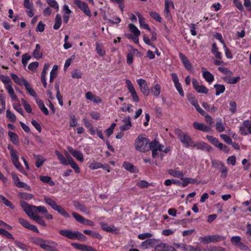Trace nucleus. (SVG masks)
Masks as SVG:
<instances>
[{
    "instance_id": "nucleus-23",
    "label": "nucleus",
    "mask_w": 251,
    "mask_h": 251,
    "mask_svg": "<svg viewBox=\"0 0 251 251\" xmlns=\"http://www.w3.org/2000/svg\"><path fill=\"white\" fill-rule=\"evenodd\" d=\"M22 80L23 85L25 87V89L28 92L29 94L34 98H37V94L36 92L34 91V90L32 87H31L30 84L27 82V81L25 78H23L22 79Z\"/></svg>"
},
{
    "instance_id": "nucleus-64",
    "label": "nucleus",
    "mask_w": 251,
    "mask_h": 251,
    "mask_svg": "<svg viewBox=\"0 0 251 251\" xmlns=\"http://www.w3.org/2000/svg\"><path fill=\"white\" fill-rule=\"evenodd\" d=\"M227 164L234 166L236 164V158L235 155H231L229 156L226 159Z\"/></svg>"
},
{
    "instance_id": "nucleus-58",
    "label": "nucleus",
    "mask_w": 251,
    "mask_h": 251,
    "mask_svg": "<svg viewBox=\"0 0 251 251\" xmlns=\"http://www.w3.org/2000/svg\"><path fill=\"white\" fill-rule=\"evenodd\" d=\"M223 48L224 49L226 57L228 59H232L233 58V55L232 54L231 50L227 47L226 44H224L223 46Z\"/></svg>"
},
{
    "instance_id": "nucleus-37",
    "label": "nucleus",
    "mask_w": 251,
    "mask_h": 251,
    "mask_svg": "<svg viewBox=\"0 0 251 251\" xmlns=\"http://www.w3.org/2000/svg\"><path fill=\"white\" fill-rule=\"evenodd\" d=\"M214 87L216 90L215 95L216 96H219L223 93L226 90L225 85L223 84H215Z\"/></svg>"
},
{
    "instance_id": "nucleus-62",
    "label": "nucleus",
    "mask_w": 251,
    "mask_h": 251,
    "mask_svg": "<svg viewBox=\"0 0 251 251\" xmlns=\"http://www.w3.org/2000/svg\"><path fill=\"white\" fill-rule=\"evenodd\" d=\"M241 237L239 236H235L231 237L230 241L232 244L238 246L239 245V243H241Z\"/></svg>"
},
{
    "instance_id": "nucleus-41",
    "label": "nucleus",
    "mask_w": 251,
    "mask_h": 251,
    "mask_svg": "<svg viewBox=\"0 0 251 251\" xmlns=\"http://www.w3.org/2000/svg\"><path fill=\"white\" fill-rule=\"evenodd\" d=\"M40 179L44 183L48 184L50 186L54 185L55 183L52 180L51 178L49 176H40Z\"/></svg>"
},
{
    "instance_id": "nucleus-21",
    "label": "nucleus",
    "mask_w": 251,
    "mask_h": 251,
    "mask_svg": "<svg viewBox=\"0 0 251 251\" xmlns=\"http://www.w3.org/2000/svg\"><path fill=\"white\" fill-rule=\"evenodd\" d=\"M50 64L49 63H45L44 65L43 71L41 73V80L44 88H47V83L46 81V74L48 70L50 68Z\"/></svg>"
},
{
    "instance_id": "nucleus-38",
    "label": "nucleus",
    "mask_w": 251,
    "mask_h": 251,
    "mask_svg": "<svg viewBox=\"0 0 251 251\" xmlns=\"http://www.w3.org/2000/svg\"><path fill=\"white\" fill-rule=\"evenodd\" d=\"M62 24V19L61 15L57 14L55 18V23L53 26V28L55 30L58 29L61 26Z\"/></svg>"
},
{
    "instance_id": "nucleus-18",
    "label": "nucleus",
    "mask_w": 251,
    "mask_h": 251,
    "mask_svg": "<svg viewBox=\"0 0 251 251\" xmlns=\"http://www.w3.org/2000/svg\"><path fill=\"white\" fill-rule=\"evenodd\" d=\"M221 240V236L219 235H210L204 236L202 240L203 244H208L210 242H218Z\"/></svg>"
},
{
    "instance_id": "nucleus-60",
    "label": "nucleus",
    "mask_w": 251,
    "mask_h": 251,
    "mask_svg": "<svg viewBox=\"0 0 251 251\" xmlns=\"http://www.w3.org/2000/svg\"><path fill=\"white\" fill-rule=\"evenodd\" d=\"M195 90L199 93L207 94L208 93V89L203 85H199Z\"/></svg>"
},
{
    "instance_id": "nucleus-30",
    "label": "nucleus",
    "mask_w": 251,
    "mask_h": 251,
    "mask_svg": "<svg viewBox=\"0 0 251 251\" xmlns=\"http://www.w3.org/2000/svg\"><path fill=\"white\" fill-rule=\"evenodd\" d=\"M36 102L42 112L45 115H48L49 112L47 108L45 106L44 102L40 99H36Z\"/></svg>"
},
{
    "instance_id": "nucleus-27",
    "label": "nucleus",
    "mask_w": 251,
    "mask_h": 251,
    "mask_svg": "<svg viewBox=\"0 0 251 251\" xmlns=\"http://www.w3.org/2000/svg\"><path fill=\"white\" fill-rule=\"evenodd\" d=\"M33 56L36 59H40L43 56V53L41 51V46L37 44L35 46V49L33 51Z\"/></svg>"
},
{
    "instance_id": "nucleus-55",
    "label": "nucleus",
    "mask_w": 251,
    "mask_h": 251,
    "mask_svg": "<svg viewBox=\"0 0 251 251\" xmlns=\"http://www.w3.org/2000/svg\"><path fill=\"white\" fill-rule=\"evenodd\" d=\"M6 117L12 123H15L16 120V117L14 113H12L10 110H6Z\"/></svg>"
},
{
    "instance_id": "nucleus-35",
    "label": "nucleus",
    "mask_w": 251,
    "mask_h": 251,
    "mask_svg": "<svg viewBox=\"0 0 251 251\" xmlns=\"http://www.w3.org/2000/svg\"><path fill=\"white\" fill-rule=\"evenodd\" d=\"M83 121L84 126L88 129L91 135H94L96 134V130L94 129L92 125L88 120L85 119H84Z\"/></svg>"
},
{
    "instance_id": "nucleus-34",
    "label": "nucleus",
    "mask_w": 251,
    "mask_h": 251,
    "mask_svg": "<svg viewBox=\"0 0 251 251\" xmlns=\"http://www.w3.org/2000/svg\"><path fill=\"white\" fill-rule=\"evenodd\" d=\"M5 88L7 90L11 100H16L17 99V97L15 94L14 90L12 86V85H7Z\"/></svg>"
},
{
    "instance_id": "nucleus-1",
    "label": "nucleus",
    "mask_w": 251,
    "mask_h": 251,
    "mask_svg": "<svg viewBox=\"0 0 251 251\" xmlns=\"http://www.w3.org/2000/svg\"><path fill=\"white\" fill-rule=\"evenodd\" d=\"M178 139L186 148H195L197 150L207 151H210L212 149L211 146L205 142L195 143L187 133H179L178 134Z\"/></svg>"
},
{
    "instance_id": "nucleus-16",
    "label": "nucleus",
    "mask_w": 251,
    "mask_h": 251,
    "mask_svg": "<svg viewBox=\"0 0 251 251\" xmlns=\"http://www.w3.org/2000/svg\"><path fill=\"white\" fill-rule=\"evenodd\" d=\"M193 126L195 129L204 132H208L211 130L210 127L206 126L204 124L199 123L197 122H195L193 123Z\"/></svg>"
},
{
    "instance_id": "nucleus-19",
    "label": "nucleus",
    "mask_w": 251,
    "mask_h": 251,
    "mask_svg": "<svg viewBox=\"0 0 251 251\" xmlns=\"http://www.w3.org/2000/svg\"><path fill=\"white\" fill-rule=\"evenodd\" d=\"M71 245L76 249L81 251H96L92 247L76 243H72Z\"/></svg>"
},
{
    "instance_id": "nucleus-52",
    "label": "nucleus",
    "mask_w": 251,
    "mask_h": 251,
    "mask_svg": "<svg viewBox=\"0 0 251 251\" xmlns=\"http://www.w3.org/2000/svg\"><path fill=\"white\" fill-rule=\"evenodd\" d=\"M150 15L155 21L162 23V18L160 15L156 12L151 11L149 13Z\"/></svg>"
},
{
    "instance_id": "nucleus-10",
    "label": "nucleus",
    "mask_w": 251,
    "mask_h": 251,
    "mask_svg": "<svg viewBox=\"0 0 251 251\" xmlns=\"http://www.w3.org/2000/svg\"><path fill=\"white\" fill-rule=\"evenodd\" d=\"M243 126L240 127V132L242 135H247L248 133L251 134V121L247 120L243 122Z\"/></svg>"
},
{
    "instance_id": "nucleus-28",
    "label": "nucleus",
    "mask_w": 251,
    "mask_h": 251,
    "mask_svg": "<svg viewBox=\"0 0 251 251\" xmlns=\"http://www.w3.org/2000/svg\"><path fill=\"white\" fill-rule=\"evenodd\" d=\"M123 166L126 170L130 172V173H136L138 172V169L129 162H125L124 163Z\"/></svg>"
},
{
    "instance_id": "nucleus-8",
    "label": "nucleus",
    "mask_w": 251,
    "mask_h": 251,
    "mask_svg": "<svg viewBox=\"0 0 251 251\" xmlns=\"http://www.w3.org/2000/svg\"><path fill=\"white\" fill-rule=\"evenodd\" d=\"M24 211L25 212L26 209H30L29 210L31 212H40L43 213H46L47 212V209L42 206H35L33 205H21Z\"/></svg>"
},
{
    "instance_id": "nucleus-15",
    "label": "nucleus",
    "mask_w": 251,
    "mask_h": 251,
    "mask_svg": "<svg viewBox=\"0 0 251 251\" xmlns=\"http://www.w3.org/2000/svg\"><path fill=\"white\" fill-rule=\"evenodd\" d=\"M157 240L154 238H150L142 242L140 245V248L142 249H147L148 248L154 247Z\"/></svg>"
},
{
    "instance_id": "nucleus-61",
    "label": "nucleus",
    "mask_w": 251,
    "mask_h": 251,
    "mask_svg": "<svg viewBox=\"0 0 251 251\" xmlns=\"http://www.w3.org/2000/svg\"><path fill=\"white\" fill-rule=\"evenodd\" d=\"M82 73L81 71L78 69H75L72 73V77L73 78H81L82 77Z\"/></svg>"
},
{
    "instance_id": "nucleus-14",
    "label": "nucleus",
    "mask_w": 251,
    "mask_h": 251,
    "mask_svg": "<svg viewBox=\"0 0 251 251\" xmlns=\"http://www.w3.org/2000/svg\"><path fill=\"white\" fill-rule=\"evenodd\" d=\"M178 55L185 68L189 71H191L193 69V66L187 57L181 52L179 53Z\"/></svg>"
},
{
    "instance_id": "nucleus-9",
    "label": "nucleus",
    "mask_w": 251,
    "mask_h": 251,
    "mask_svg": "<svg viewBox=\"0 0 251 251\" xmlns=\"http://www.w3.org/2000/svg\"><path fill=\"white\" fill-rule=\"evenodd\" d=\"M171 76L172 80L174 83V86L177 92L181 97H184V93L181 84L179 82V79L176 73H173L171 74Z\"/></svg>"
},
{
    "instance_id": "nucleus-63",
    "label": "nucleus",
    "mask_w": 251,
    "mask_h": 251,
    "mask_svg": "<svg viewBox=\"0 0 251 251\" xmlns=\"http://www.w3.org/2000/svg\"><path fill=\"white\" fill-rule=\"evenodd\" d=\"M75 58V55H73L70 58H69L66 60L64 66V69L65 71L68 68V67L71 65L72 60H74Z\"/></svg>"
},
{
    "instance_id": "nucleus-39",
    "label": "nucleus",
    "mask_w": 251,
    "mask_h": 251,
    "mask_svg": "<svg viewBox=\"0 0 251 251\" xmlns=\"http://www.w3.org/2000/svg\"><path fill=\"white\" fill-rule=\"evenodd\" d=\"M151 90L154 96L158 97L159 96L161 92V86L158 83H156L154 85Z\"/></svg>"
},
{
    "instance_id": "nucleus-22",
    "label": "nucleus",
    "mask_w": 251,
    "mask_h": 251,
    "mask_svg": "<svg viewBox=\"0 0 251 251\" xmlns=\"http://www.w3.org/2000/svg\"><path fill=\"white\" fill-rule=\"evenodd\" d=\"M101 228L104 231L117 233L119 229L114 226H108L107 224L102 222L100 223Z\"/></svg>"
},
{
    "instance_id": "nucleus-29",
    "label": "nucleus",
    "mask_w": 251,
    "mask_h": 251,
    "mask_svg": "<svg viewBox=\"0 0 251 251\" xmlns=\"http://www.w3.org/2000/svg\"><path fill=\"white\" fill-rule=\"evenodd\" d=\"M52 208L58 211L60 214L65 217H69V214L60 205H50Z\"/></svg>"
},
{
    "instance_id": "nucleus-43",
    "label": "nucleus",
    "mask_w": 251,
    "mask_h": 251,
    "mask_svg": "<svg viewBox=\"0 0 251 251\" xmlns=\"http://www.w3.org/2000/svg\"><path fill=\"white\" fill-rule=\"evenodd\" d=\"M83 233L87 235H90L93 238L99 239H101L102 238L101 235H100L99 233L92 231L90 230H84Z\"/></svg>"
},
{
    "instance_id": "nucleus-40",
    "label": "nucleus",
    "mask_w": 251,
    "mask_h": 251,
    "mask_svg": "<svg viewBox=\"0 0 251 251\" xmlns=\"http://www.w3.org/2000/svg\"><path fill=\"white\" fill-rule=\"evenodd\" d=\"M154 248L155 249L154 251H166L167 245L164 243H160L159 241L157 240Z\"/></svg>"
},
{
    "instance_id": "nucleus-57",
    "label": "nucleus",
    "mask_w": 251,
    "mask_h": 251,
    "mask_svg": "<svg viewBox=\"0 0 251 251\" xmlns=\"http://www.w3.org/2000/svg\"><path fill=\"white\" fill-rule=\"evenodd\" d=\"M234 6L241 12L244 11V8L240 0H233Z\"/></svg>"
},
{
    "instance_id": "nucleus-44",
    "label": "nucleus",
    "mask_w": 251,
    "mask_h": 251,
    "mask_svg": "<svg viewBox=\"0 0 251 251\" xmlns=\"http://www.w3.org/2000/svg\"><path fill=\"white\" fill-rule=\"evenodd\" d=\"M55 153L57 156L58 159L59 160L61 164H62L64 165H68V162L67 161V160L62 154H61L57 150H56L55 151Z\"/></svg>"
},
{
    "instance_id": "nucleus-26",
    "label": "nucleus",
    "mask_w": 251,
    "mask_h": 251,
    "mask_svg": "<svg viewBox=\"0 0 251 251\" xmlns=\"http://www.w3.org/2000/svg\"><path fill=\"white\" fill-rule=\"evenodd\" d=\"M11 175L14 184L17 187L25 188L26 184L23 182H21L17 175L14 172H12Z\"/></svg>"
},
{
    "instance_id": "nucleus-32",
    "label": "nucleus",
    "mask_w": 251,
    "mask_h": 251,
    "mask_svg": "<svg viewBox=\"0 0 251 251\" xmlns=\"http://www.w3.org/2000/svg\"><path fill=\"white\" fill-rule=\"evenodd\" d=\"M8 135L10 137L11 141L14 145H19L20 143L19 139L18 136L15 133L11 131H9L8 132Z\"/></svg>"
},
{
    "instance_id": "nucleus-45",
    "label": "nucleus",
    "mask_w": 251,
    "mask_h": 251,
    "mask_svg": "<svg viewBox=\"0 0 251 251\" xmlns=\"http://www.w3.org/2000/svg\"><path fill=\"white\" fill-rule=\"evenodd\" d=\"M34 157L36 158L35 166L37 168H39L43 164L46 159H43L40 155H34Z\"/></svg>"
},
{
    "instance_id": "nucleus-31",
    "label": "nucleus",
    "mask_w": 251,
    "mask_h": 251,
    "mask_svg": "<svg viewBox=\"0 0 251 251\" xmlns=\"http://www.w3.org/2000/svg\"><path fill=\"white\" fill-rule=\"evenodd\" d=\"M137 16L139 19V23L140 27L143 29H147L149 31H151V28L150 27L148 24L145 23V19L143 17L142 15L139 13V14H138Z\"/></svg>"
},
{
    "instance_id": "nucleus-24",
    "label": "nucleus",
    "mask_w": 251,
    "mask_h": 251,
    "mask_svg": "<svg viewBox=\"0 0 251 251\" xmlns=\"http://www.w3.org/2000/svg\"><path fill=\"white\" fill-rule=\"evenodd\" d=\"M124 124L120 126V129L121 131H125L129 129L132 126L130 118L129 117L125 118L123 120Z\"/></svg>"
},
{
    "instance_id": "nucleus-47",
    "label": "nucleus",
    "mask_w": 251,
    "mask_h": 251,
    "mask_svg": "<svg viewBox=\"0 0 251 251\" xmlns=\"http://www.w3.org/2000/svg\"><path fill=\"white\" fill-rule=\"evenodd\" d=\"M128 27L130 31L133 33L135 36H139L140 35V31L134 25L130 24L128 25Z\"/></svg>"
},
{
    "instance_id": "nucleus-6",
    "label": "nucleus",
    "mask_w": 251,
    "mask_h": 251,
    "mask_svg": "<svg viewBox=\"0 0 251 251\" xmlns=\"http://www.w3.org/2000/svg\"><path fill=\"white\" fill-rule=\"evenodd\" d=\"M74 3L78 8L82 11L86 16L91 17L92 13L87 3L81 0H74Z\"/></svg>"
},
{
    "instance_id": "nucleus-42",
    "label": "nucleus",
    "mask_w": 251,
    "mask_h": 251,
    "mask_svg": "<svg viewBox=\"0 0 251 251\" xmlns=\"http://www.w3.org/2000/svg\"><path fill=\"white\" fill-rule=\"evenodd\" d=\"M75 209L85 214L90 213V208L86 207L85 205H75Z\"/></svg>"
},
{
    "instance_id": "nucleus-7",
    "label": "nucleus",
    "mask_w": 251,
    "mask_h": 251,
    "mask_svg": "<svg viewBox=\"0 0 251 251\" xmlns=\"http://www.w3.org/2000/svg\"><path fill=\"white\" fill-rule=\"evenodd\" d=\"M126 84L129 92L131 94L133 101L135 102H139L140 100L139 98L131 81L129 79H126Z\"/></svg>"
},
{
    "instance_id": "nucleus-3",
    "label": "nucleus",
    "mask_w": 251,
    "mask_h": 251,
    "mask_svg": "<svg viewBox=\"0 0 251 251\" xmlns=\"http://www.w3.org/2000/svg\"><path fill=\"white\" fill-rule=\"evenodd\" d=\"M150 140L148 138L143 137L140 135L137 137L135 142V149L140 152H145L150 150Z\"/></svg>"
},
{
    "instance_id": "nucleus-50",
    "label": "nucleus",
    "mask_w": 251,
    "mask_h": 251,
    "mask_svg": "<svg viewBox=\"0 0 251 251\" xmlns=\"http://www.w3.org/2000/svg\"><path fill=\"white\" fill-rule=\"evenodd\" d=\"M221 173V177L225 178L227 176L228 169L225 165L224 163L223 164L221 167L219 169Z\"/></svg>"
},
{
    "instance_id": "nucleus-49",
    "label": "nucleus",
    "mask_w": 251,
    "mask_h": 251,
    "mask_svg": "<svg viewBox=\"0 0 251 251\" xmlns=\"http://www.w3.org/2000/svg\"><path fill=\"white\" fill-rule=\"evenodd\" d=\"M47 3L50 6V7L54 8L56 11H58L59 4L55 0H47Z\"/></svg>"
},
{
    "instance_id": "nucleus-59",
    "label": "nucleus",
    "mask_w": 251,
    "mask_h": 251,
    "mask_svg": "<svg viewBox=\"0 0 251 251\" xmlns=\"http://www.w3.org/2000/svg\"><path fill=\"white\" fill-rule=\"evenodd\" d=\"M116 126V124L115 123H113L110 126L106 129L105 132L106 135H107V136L108 137H110L111 136V135L113 133V130H114V128Z\"/></svg>"
},
{
    "instance_id": "nucleus-54",
    "label": "nucleus",
    "mask_w": 251,
    "mask_h": 251,
    "mask_svg": "<svg viewBox=\"0 0 251 251\" xmlns=\"http://www.w3.org/2000/svg\"><path fill=\"white\" fill-rule=\"evenodd\" d=\"M21 102L26 112L28 113H30L32 112V109L30 105L24 99H21Z\"/></svg>"
},
{
    "instance_id": "nucleus-33",
    "label": "nucleus",
    "mask_w": 251,
    "mask_h": 251,
    "mask_svg": "<svg viewBox=\"0 0 251 251\" xmlns=\"http://www.w3.org/2000/svg\"><path fill=\"white\" fill-rule=\"evenodd\" d=\"M178 168L176 169H170L168 171V173L172 176L175 177H177L180 178L182 176H183V173L179 170H177Z\"/></svg>"
},
{
    "instance_id": "nucleus-12",
    "label": "nucleus",
    "mask_w": 251,
    "mask_h": 251,
    "mask_svg": "<svg viewBox=\"0 0 251 251\" xmlns=\"http://www.w3.org/2000/svg\"><path fill=\"white\" fill-rule=\"evenodd\" d=\"M73 216L75 219L79 223L84 224L86 226H94V223L88 219H85L82 216L77 213L73 212L72 213Z\"/></svg>"
},
{
    "instance_id": "nucleus-2",
    "label": "nucleus",
    "mask_w": 251,
    "mask_h": 251,
    "mask_svg": "<svg viewBox=\"0 0 251 251\" xmlns=\"http://www.w3.org/2000/svg\"><path fill=\"white\" fill-rule=\"evenodd\" d=\"M59 233L61 235L66 237L70 239H77L80 241H86L87 237L79 231H73L69 229L61 230Z\"/></svg>"
},
{
    "instance_id": "nucleus-46",
    "label": "nucleus",
    "mask_w": 251,
    "mask_h": 251,
    "mask_svg": "<svg viewBox=\"0 0 251 251\" xmlns=\"http://www.w3.org/2000/svg\"><path fill=\"white\" fill-rule=\"evenodd\" d=\"M10 76L13 81L18 85L20 86H22L23 85V80L22 79L24 78V77L19 78V77L14 73H11Z\"/></svg>"
},
{
    "instance_id": "nucleus-4",
    "label": "nucleus",
    "mask_w": 251,
    "mask_h": 251,
    "mask_svg": "<svg viewBox=\"0 0 251 251\" xmlns=\"http://www.w3.org/2000/svg\"><path fill=\"white\" fill-rule=\"evenodd\" d=\"M38 240L40 247L46 251H60L56 248L57 243L56 242L50 240Z\"/></svg>"
},
{
    "instance_id": "nucleus-11",
    "label": "nucleus",
    "mask_w": 251,
    "mask_h": 251,
    "mask_svg": "<svg viewBox=\"0 0 251 251\" xmlns=\"http://www.w3.org/2000/svg\"><path fill=\"white\" fill-rule=\"evenodd\" d=\"M137 83L139 85L141 92L146 96L150 94V90L146 80L143 78L137 79Z\"/></svg>"
},
{
    "instance_id": "nucleus-20",
    "label": "nucleus",
    "mask_w": 251,
    "mask_h": 251,
    "mask_svg": "<svg viewBox=\"0 0 251 251\" xmlns=\"http://www.w3.org/2000/svg\"><path fill=\"white\" fill-rule=\"evenodd\" d=\"M206 137L208 141L215 147L218 148L220 150L223 149V144L219 142V140L216 137L211 135H206Z\"/></svg>"
},
{
    "instance_id": "nucleus-5",
    "label": "nucleus",
    "mask_w": 251,
    "mask_h": 251,
    "mask_svg": "<svg viewBox=\"0 0 251 251\" xmlns=\"http://www.w3.org/2000/svg\"><path fill=\"white\" fill-rule=\"evenodd\" d=\"M7 149L10 151L11 161L15 167L17 169L22 167V165L19 161L17 151L14 149L13 146L10 144L8 145Z\"/></svg>"
},
{
    "instance_id": "nucleus-53",
    "label": "nucleus",
    "mask_w": 251,
    "mask_h": 251,
    "mask_svg": "<svg viewBox=\"0 0 251 251\" xmlns=\"http://www.w3.org/2000/svg\"><path fill=\"white\" fill-rule=\"evenodd\" d=\"M31 59V56L27 53H25L22 56V63L23 65L25 67L28 61Z\"/></svg>"
},
{
    "instance_id": "nucleus-36",
    "label": "nucleus",
    "mask_w": 251,
    "mask_h": 251,
    "mask_svg": "<svg viewBox=\"0 0 251 251\" xmlns=\"http://www.w3.org/2000/svg\"><path fill=\"white\" fill-rule=\"evenodd\" d=\"M215 128L216 130L219 132H222L225 130V125L221 118L219 119L216 122Z\"/></svg>"
},
{
    "instance_id": "nucleus-56",
    "label": "nucleus",
    "mask_w": 251,
    "mask_h": 251,
    "mask_svg": "<svg viewBox=\"0 0 251 251\" xmlns=\"http://www.w3.org/2000/svg\"><path fill=\"white\" fill-rule=\"evenodd\" d=\"M240 79V76H237L236 77H226L225 78V80L227 82L230 84H234L237 83Z\"/></svg>"
},
{
    "instance_id": "nucleus-51",
    "label": "nucleus",
    "mask_w": 251,
    "mask_h": 251,
    "mask_svg": "<svg viewBox=\"0 0 251 251\" xmlns=\"http://www.w3.org/2000/svg\"><path fill=\"white\" fill-rule=\"evenodd\" d=\"M102 167V163L100 162H96L95 161L91 163L89 165V168L91 170H96L97 169L101 168Z\"/></svg>"
},
{
    "instance_id": "nucleus-25",
    "label": "nucleus",
    "mask_w": 251,
    "mask_h": 251,
    "mask_svg": "<svg viewBox=\"0 0 251 251\" xmlns=\"http://www.w3.org/2000/svg\"><path fill=\"white\" fill-rule=\"evenodd\" d=\"M202 76L205 80L211 83L214 81V77L213 75L208 71H205L204 68H202Z\"/></svg>"
},
{
    "instance_id": "nucleus-48",
    "label": "nucleus",
    "mask_w": 251,
    "mask_h": 251,
    "mask_svg": "<svg viewBox=\"0 0 251 251\" xmlns=\"http://www.w3.org/2000/svg\"><path fill=\"white\" fill-rule=\"evenodd\" d=\"M0 79L4 84L5 87H6V86L7 85L12 84V82L8 76L0 75Z\"/></svg>"
},
{
    "instance_id": "nucleus-13",
    "label": "nucleus",
    "mask_w": 251,
    "mask_h": 251,
    "mask_svg": "<svg viewBox=\"0 0 251 251\" xmlns=\"http://www.w3.org/2000/svg\"><path fill=\"white\" fill-rule=\"evenodd\" d=\"M30 209H26L25 213L28 215V216L31 219L35 221L38 224L42 226H46V224L44 220L42 219L39 216L34 215L33 212H31L29 210Z\"/></svg>"
},
{
    "instance_id": "nucleus-17",
    "label": "nucleus",
    "mask_w": 251,
    "mask_h": 251,
    "mask_svg": "<svg viewBox=\"0 0 251 251\" xmlns=\"http://www.w3.org/2000/svg\"><path fill=\"white\" fill-rule=\"evenodd\" d=\"M69 152L77 160L82 162L84 160L83 155L82 153L78 150H75L72 147L68 148Z\"/></svg>"
}]
</instances>
